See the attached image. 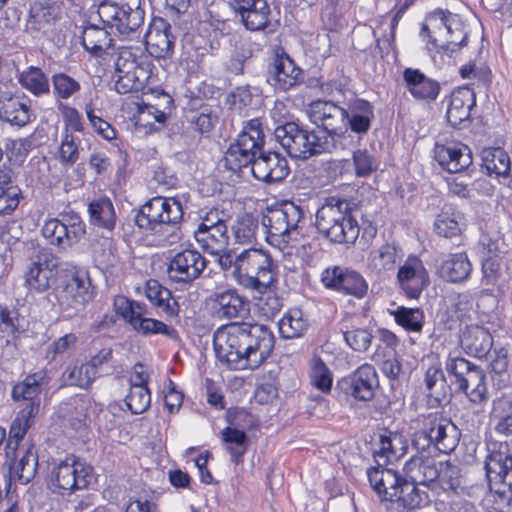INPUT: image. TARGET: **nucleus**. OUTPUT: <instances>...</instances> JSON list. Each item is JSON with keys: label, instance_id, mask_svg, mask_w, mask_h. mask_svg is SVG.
<instances>
[{"label": "nucleus", "instance_id": "1", "mask_svg": "<svg viewBox=\"0 0 512 512\" xmlns=\"http://www.w3.org/2000/svg\"><path fill=\"white\" fill-rule=\"evenodd\" d=\"M272 331L263 324L233 322L219 327L213 336L216 358L231 370H254L274 348Z\"/></svg>", "mask_w": 512, "mask_h": 512}, {"label": "nucleus", "instance_id": "2", "mask_svg": "<svg viewBox=\"0 0 512 512\" xmlns=\"http://www.w3.org/2000/svg\"><path fill=\"white\" fill-rule=\"evenodd\" d=\"M182 218L183 208L177 199L159 196L141 206L135 223L147 236L153 237L156 246L165 247L181 240L179 224Z\"/></svg>", "mask_w": 512, "mask_h": 512}, {"label": "nucleus", "instance_id": "3", "mask_svg": "<svg viewBox=\"0 0 512 512\" xmlns=\"http://www.w3.org/2000/svg\"><path fill=\"white\" fill-rule=\"evenodd\" d=\"M236 282L258 293H264L276 281L277 265L271 255L262 249L248 248L236 254Z\"/></svg>", "mask_w": 512, "mask_h": 512}, {"label": "nucleus", "instance_id": "4", "mask_svg": "<svg viewBox=\"0 0 512 512\" xmlns=\"http://www.w3.org/2000/svg\"><path fill=\"white\" fill-rule=\"evenodd\" d=\"M316 227L335 243H353L359 235V225L352 215L350 203L336 197L327 198L316 213Z\"/></svg>", "mask_w": 512, "mask_h": 512}, {"label": "nucleus", "instance_id": "5", "mask_svg": "<svg viewBox=\"0 0 512 512\" xmlns=\"http://www.w3.org/2000/svg\"><path fill=\"white\" fill-rule=\"evenodd\" d=\"M274 137L293 158L307 159L336 149L334 136L308 131L295 122L278 125L274 129Z\"/></svg>", "mask_w": 512, "mask_h": 512}, {"label": "nucleus", "instance_id": "6", "mask_svg": "<svg viewBox=\"0 0 512 512\" xmlns=\"http://www.w3.org/2000/svg\"><path fill=\"white\" fill-rule=\"evenodd\" d=\"M102 23L124 38L132 37L144 22L141 0H103L97 6Z\"/></svg>", "mask_w": 512, "mask_h": 512}, {"label": "nucleus", "instance_id": "7", "mask_svg": "<svg viewBox=\"0 0 512 512\" xmlns=\"http://www.w3.org/2000/svg\"><path fill=\"white\" fill-rule=\"evenodd\" d=\"M303 211L293 202H285L279 207L268 209L263 215L262 225L267 228L269 243L289 244L298 241Z\"/></svg>", "mask_w": 512, "mask_h": 512}, {"label": "nucleus", "instance_id": "8", "mask_svg": "<svg viewBox=\"0 0 512 512\" xmlns=\"http://www.w3.org/2000/svg\"><path fill=\"white\" fill-rule=\"evenodd\" d=\"M94 296L89 273L83 268H75L56 292L60 310L68 318L82 311Z\"/></svg>", "mask_w": 512, "mask_h": 512}, {"label": "nucleus", "instance_id": "9", "mask_svg": "<svg viewBox=\"0 0 512 512\" xmlns=\"http://www.w3.org/2000/svg\"><path fill=\"white\" fill-rule=\"evenodd\" d=\"M264 143L261 123L252 119L246 123L238 135L236 142L231 144L224 156L225 167L233 172L243 167L253 166Z\"/></svg>", "mask_w": 512, "mask_h": 512}, {"label": "nucleus", "instance_id": "10", "mask_svg": "<svg viewBox=\"0 0 512 512\" xmlns=\"http://www.w3.org/2000/svg\"><path fill=\"white\" fill-rule=\"evenodd\" d=\"M92 480V466L69 457L53 468L49 487L54 493L69 495L76 490L86 488Z\"/></svg>", "mask_w": 512, "mask_h": 512}, {"label": "nucleus", "instance_id": "11", "mask_svg": "<svg viewBox=\"0 0 512 512\" xmlns=\"http://www.w3.org/2000/svg\"><path fill=\"white\" fill-rule=\"evenodd\" d=\"M114 305L117 313L138 333L145 336L160 334L173 340L178 338L175 328L160 320L147 317V308L144 304L119 296L115 299Z\"/></svg>", "mask_w": 512, "mask_h": 512}, {"label": "nucleus", "instance_id": "12", "mask_svg": "<svg viewBox=\"0 0 512 512\" xmlns=\"http://www.w3.org/2000/svg\"><path fill=\"white\" fill-rule=\"evenodd\" d=\"M85 223L73 212L62 215V219H49L42 228L43 236L52 245L72 246L85 235Z\"/></svg>", "mask_w": 512, "mask_h": 512}, {"label": "nucleus", "instance_id": "13", "mask_svg": "<svg viewBox=\"0 0 512 512\" xmlns=\"http://www.w3.org/2000/svg\"><path fill=\"white\" fill-rule=\"evenodd\" d=\"M485 470L491 491L501 497L512 496V456L507 449L490 452L485 461Z\"/></svg>", "mask_w": 512, "mask_h": 512}, {"label": "nucleus", "instance_id": "14", "mask_svg": "<svg viewBox=\"0 0 512 512\" xmlns=\"http://www.w3.org/2000/svg\"><path fill=\"white\" fill-rule=\"evenodd\" d=\"M307 114L313 124L324 129L320 135H332L336 140L341 136L338 131L346 127V110L332 101L312 102L308 107Z\"/></svg>", "mask_w": 512, "mask_h": 512}, {"label": "nucleus", "instance_id": "15", "mask_svg": "<svg viewBox=\"0 0 512 512\" xmlns=\"http://www.w3.org/2000/svg\"><path fill=\"white\" fill-rule=\"evenodd\" d=\"M321 280L327 288L359 299L368 291V283L360 273L340 266L324 270Z\"/></svg>", "mask_w": 512, "mask_h": 512}, {"label": "nucleus", "instance_id": "16", "mask_svg": "<svg viewBox=\"0 0 512 512\" xmlns=\"http://www.w3.org/2000/svg\"><path fill=\"white\" fill-rule=\"evenodd\" d=\"M207 266L202 254L193 249L176 253L170 260L167 273L169 278L178 283H190L197 279Z\"/></svg>", "mask_w": 512, "mask_h": 512}, {"label": "nucleus", "instance_id": "17", "mask_svg": "<svg viewBox=\"0 0 512 512\" xmlns=\"http://www.w3.org/2000/svg\"><path fill=\"white\" fill-rule=\"evenodd\" d=\"M397 283L409 298H418L430 283L428 271L422 260L416 256H409L398 268Z\"/></svg>", "mask_w": 512, "mask_h": 512}, {"label": "nucleus", "instance_id": "18", "mask_svg": "<svg viewBox=\"0 0 512 512\" xmlns=\"http://www.w3.org/2000/svg\"><path fill=\"white\" fill-rule=\"evenodd\" d=\"M208 303L219 319L242 318L249 313V301L234 288L215 291Z\"/></svg>", "mask_w": 512, "mask_h": 512}, {"label": "nucleus", "instance_id": "19", "mask_svg": "<svg viewBox=\"0 0 512 512\" xmlns=\"http://www.w3.org/2000/svg\"><path fill=\"white\" fill-rule=\"evenodd\" d=\"M447 31H454L457 34L456 38L463 40L464 25L462 21L456 15L438 10L426 18V23L421 29V35L429 37L433 46L439 47V44H444Z\"/></svg>", "mask_w": 512, "mask_h": 512}, {"label": "nucleus", "instance_id": "20", "mask_svg": "<svg viewBox=\"0 0 512 512\" xmlns=\"http://www.w3.org/2000/svg\"><path fill=\"white\" fill-rule=\"evenodd\" d=\"M268 82L277 90L287 91L303 82L302 70L287 54L277 53L269 66Z\"/></svg>", "mask_w": 512, "mask_h": 512}, {"label": "nucleus", "instance_id": "21", "mask_svg": "<svg viewBox=\"0 0 512 512\" xmlns=\"http://www.w3.org/2000/svg\"><path fill=\"white\" fill-rule=\"evenodd\" d=\"M253 176L263 182H280L289 174L288 161L277 152L263 151L262 148L253 162Z\"/></svg>", "mask_w": 512, "mask_h": 512}, {"label": "nucleus", "instance_id": "22", "mask_svg": "<svg viewBox=\"0 0 512 512\" xmlns=\"http://www.w3.org/2000/svg\"><path fill=\"white\" fill-rule=\"evenodd\" d=\"M346 394L356 400L370 401L373 399L378 386V376L372 365L364 364L351 375L343 379Z\"/></svg>", "mask_w": 512, "mask_h": 512}, {"label": "nucleus", "instance_id": "23", "mask_svg": "<svg viewBox=\"0 0 512 512\" xmlns=\"http://www.w3.org/2000/svg\"><path fill=\"white\" fill-rule=\"evenodd\" d=\"M48 384L45 373L36 372L28 375L22 382L16 384L12 390V398L15 401H26L27 404L21 409L28 415H37L40 409V393Z\"/></svg>", "mask_w": 512, "mask_h": 512}, {"label": "nucleus", "instance_id": "24", "mask_svg": "<svg viewBox=\"0 0 512 512\" xmlns=\"http://www.w3.org/2000/svg\"><path fill=\"white\" fill-rule=\"evenodd\" d=\"M424 423L433 446L442 453L454 450L459 440L457 427L448 419L437 414L428 415Z\"/></svg>", "mask_w": 512, "mask_h": 512}, {"label": "nucleus", "instance_id": "25", "mask_svg": "<svg viewBox=\"0 0 512 512\" xmlns=\"http://www.w3.org/2000/svg\"><path fill=\"white\" fill-rule=\"evenodd\" d=\"M144 38L148 52L156 58L171 54L176 39L171 32V25L163 18L153 19Z\"/></svg>", "mask_w": 512, "mask_h": 512}, {"label": "nucleus", "instance_id": "26", "mask_svg": "<svg viewBox=\"0 0 512 512\" xmlns=\"http://www.w3.org/2000/svg\"><path fill=\"white\" fill-rule=\"evenodd\" d=\"M434 158L444 170L450 173H459L472 164L470 149L460 143L436 144Z\"/></svg>", "mask_w": 512, "mask_h": 512}, {"label": "nucleus", "instance_id": "27", "mask_svg": "<svg viewBox=\"0 0 512 512\" xmlns=\"http://www.w3.org/2000/svg\"><path fill=\"white\" fill-rule=\"evenodd\" d=\"M476 105V96L469 87H460L450 96L446 117L452 127L469 122L471 110Z\"/></svg>", "mask_w": 512, "mask_h": 512}, {"label": "nucleus", "instance_id": "28", "mask_svg": "<svg viewBox=\"0 0 512 512\" xmlns=\"http://www.w3.org/2000/svg\"><path fill=\"white\" fill-rule=\"evenodd\" d=\"M81 39L84 49L94 57L105 59L113 55L115 47L110 33L103 27L89 24L81 28Z\"/></svg>", "mask_w": 512, "mask_h": 512}, {"label": "nucleus", "instance_id": "29", "mask_svg": "<svg viewBox=\"0 0 512 512\" xmlns=\"http://www.w3.org/2000/svg\"><path fill=\"white\" fill-rule=\"evenodd\" d=\"M371 487L382 500L395 499L396 491L405 477L400 476L395 470L381 465L367 470Z\"/></svg>", "mask_w": 512, "mask_h": 512}, {"label": "nucleus", "instance_id": "30", "mask_svg": "<svg viewBox=\"0 0 512 512\" xmlns=\"http://www.w3.org/2000/svg\"><path fill=\"white\" fill-rule=\"evenodd\" d=\"M9 472L12 479L21 484L29 483L36 475L38 467V454L33 445L24 451H15V456L7 458Z\"/></svg>", "mask_w": 512, "mask_h": 512}, {"label": "nucleus", "instance_id": "31", "mask_svg": "<svg viewBox=\"0 0 512 512\" xmlns=\"http://www.w3.org/2000/svg\"><path fill=\"white\" fill-rule=\"evenodd\" d=\"M404 81L411 95L424 101H434L440 92V84L427 77L418 69L406 68L403 72Z\"/></svg>", "mask_w": 512, "mask_h": 512}, {"label": "nucleus", "instance_id": "32", "mask_svg": "<svg viewBox=\"0 0 512 512\" xmlns=\"http://www.w3.org/2000/svg\"><path fill=\"white\" fill-rule=\"evenodd\" d=\"M460 343L464 351L477 358L484 357L492 347V336L481 326H467L461 336Z\"/></svg>", "mask_w": 512, "mask_h": 512}, {"label": "nucleus", "instance_id": "33", "mask_svg": "<svg viewBox=\"0 0 512 512\" xmlns=\"http://www.w3.org/2000/svg\"><path fill=\"white\" fill-rule=\"evenodd\" d=\"M472 272V263L465 252L451 253L442 261L439 275L447 282L466 281Z\"/></svg>", "mask_w": 512, "mask_h": 512}, {"label": "nucleus", "instance_id": "34", "mask_svg": "<svg viewBox=\"0 0 512 512\" xmlns=\"http://www.w3.org/2000/svg\"><path fill=\"white\" fill-rule=\"evenodd\" d=\"M438 463L430 457L413 456L404 465L405 478L415 484L428 485L436 481Z\"/></svg>", "mask_w": 512, "mask_h": 512}, {"label": "nucleus", "instance_id": "35", "mask_svg": "<svg viewBox=\"0 0 512 512\" xmlns=\"http://www.w3.org/2000/svg\"><path fill=\"white\" fill-rule=\"evenodd\" d=\"M346 114V126H349L352 132L363 135L369 131L374 118V111L370 102L357 99L349 105Z\"/></svg>", "mask_w": 512, "mask_h": 512}, {"label": "nucleus", "instance_id": "36", "mask_svg": "<svg viewBox=\"0 0 512 512\" xmlns=\"http://www.w3.org/2000/svg\"><path fill=\"white\" fill-rule=\"evenodd\" d=\"M407 449L408 443L403 435L385 431L379 436V449L375 451L374 456L383 458L384 462H390L403 457Z\"/></svg>", "mask_w": 512, "mask_h": 512}, {"label": "nucleus", "instance_id": "37", "mask_svg": "<svg viewBox=\"0 0 512 512\" xmlns=\"http://www.w3.org/2000/svg\"><path fill=\"white\" fill-rule=\"evenodd\" d=\"M145 296L152 305L161 309L167 316L178 315V304L173 299L171 291L163 287L157 280L150 279L146 282Z\"/></svg>", "mask_w": 512, "mask_h": 512}, {"label": "nucleus", "instance_id": "38", "mask_svg": "<svg viewBox=\"0 0 512 512\" xmlns=\"http://www.w3.org/2000/svg\"><path fill=\"white\" fill-rule=\"evenodd\" d=\"M90 221L93 225L112 231L116 225V213L111 200L99 197L88 206Z\"/></svg>", "mask_w": 512, "mask_h": 512}, {"label": "nucleus", "instance_id": "39", "mask_svg": "<svg viewBox=\"0 0 512 512\" xmlns=\"http://www.w3.org/2000/svg\"><path fill=\"white\" fill-rule=\"evenodd\" d=\"M58 18V9L47 0L34 1L30 6L27 27L34 31L45 30Z\"/></svg>", "mask_w": 512, "mask_h": 512}, {"label": "nucleus", "instance_id": "40", "mask_svg": "<svg viewBox=\"0 0 512 512\" xmlns=\"http://www.w3.org/2000/svg\"><path fill=\"white\" fill-rule=\"evenodd\" d=\"M423 494L417 484L404 478L396 491L395 499H391L398 512H410L421 507L424 500Z\"/></svg>", "mask_w": 512, "mask_h": 512}, {"label": "nucleus", "instance_id": "41", "mask_svg": "<svg viewBox=\"0 0 512 512\" xmlns=\"http://www.w3.org/2000/svg\"><path fill=\"white\" fill-rule=\"evenodd\" d=\"M222 443L235 464L242 462V458L248 449V438L244 430L228 426L221 433Z\"/></svg>", "mask_w": 512, "mask_h": 512}, {"label": "nucleus", "instance_id": "42", "mask_svg": "<svg viewBox=\"0 0 512 512\" xmlns=\"http://www.w3.org/2000/svg\"><path fill=\"white\" fill-rule=\"evenodd\" d=\"M465 227V217L452 208L443 210L437 215L434 222L435 232L443 237L450 238L457 236Z\"/></svg>", "mask_w": 512, "mask_h": 512}, {"label": "nucleus", "instance_id": "43", "mask_svg": "<svg viewBox=\"0 0 512 512\" xmlns=\"http://www.w3.org/2000/svg\"><path fill=\"white\" fill-rule=\"evenodd\" d=\"M194 236L199 245L212 255L224 252L229 240L227 225H218L205 232L194 233Z\"/></svg>", "mask_w": 512, "mask_h": 512}, {"label": "nucleus", "instance_id": "44", "mask_svg": "<svg viewBox=\"0 0 512 512\" xmlns=\"http://www.w3.org/2000/svg\"><path fill=\"white\" fill-rule=\"evenodd\" d=\"M402 255L401 249L395 245L385 244L370 253V266L378 273L392 271L401 260Z\"/></svg>", "mask_w": 512, "mask_h": 512}, {"label": "nucleus", "instance_id": "45", "mask_svg": "<svg viewBox=\"0 0 512 512\" xmlns=\"http://www.w3.org/2000/svg\"><path fill=\"white\" fill-rule=\"evenodd\" d=\"M279 333L283 338L301 337L308 328V321L300 309L287 311L278 322Z\"/></svg>", "mask_w": 512, "mask_h": 512}, {"label": "nucleus", "instance_id": "46", "mask_svg": "<svg viewBox=\"0 0 512 512\" xmlns=\"http://www.w3.org/2000/svg\"><path fill=\"white\" fill-rule=\"evenodd\" d=\"M29 106L17 97L0 101V116L7 122L24 126L30 120Z\"/></svg>", "mask_w": 512, "mask_h": 512}, {"label": "nucleus", "instance_id": "47", "mask_svg": "<svg viewBox=\"0 0 512 512\" xmlns=\"http://www.w3.org/2000/svg\"><path fill=\"white\" fill-rule=\"evenodd\" d=\"M35 417L36 415H28V413L22 411L19 412L10 427L9 438L5 448L6 458L15 456V451L18 450L20 441L33 425Z\"/></svg>", "mask_w": 512, "mask_h": 512}, {"label": "nucleus", "instance_id": "48", "mask_svg": "<svg viewBox=\"0 0 512 512\" xmlns=\"http://www.w3.org/2000/svg\"><path fill=\"white\" fill-rule=\"evenodd\" d=\"M259 222L252 215H239L232 226L234 240L238 244L250 245L256 241Z\"/></svg>", "mask_w": 512, "mask_h": 512}, {"label": "nucleus", "instance_id": "49", "mask_svg": "<svg viewBox=\"0 0 512 512\" xmlns=\"http://www.w3.org/2000/svg\"><path fill=\"white\" fill-rule=\"evenodd\" d=\"M151 75L150 69H138L129 73L116 74L115 89L119 94L142 90Z\"/></svg>", "mask_w": 512, "mask_h": 512}, {"label": "nucleus", "instance_id": "50", "mask_svg": "<svg viewBox=\"0 0 512 512\" xmlns=\"http://www.w3.org/2000/svg\"><path fill=\"white\" fill-rule=\"evenodd\" d=\"M19 83L35 96L47 95L50 92L49 80L38 67L31 66L19 76Z\"/></svg>", "mask_w": 512, "mask_h": 512}, {"label": "nucleus", "instance_id": "51", "mask_svg": "<svg viewBox=\"0 0 512 512\" xmlns=\"http://www.w3.org/2000/svg\"><path fill=\"white\" fill-rule=\"evenodd\" d=\"M459 390L464 392L468 399L475 404L486 402L488 390L485 372L479 369L476 373H472L470 378L462 381V386Z\"/></svg>", "mask_w": 512, "mask_h": 512}, {"label": "nucleus", "instance_id": "52", "mask_svg": "<svg viewBox=\"0 0 512 512\" xmlns=\"http://www.w3.org/2000/svg\"><path fill=\"white\" fill-rule=\"evenodd\" d=\"M395 322L405 330L421 333L424 325L425 315L420 308H408L399 306L391 311Z\"/></svg>", "mask_w": 512, "mask_h": 512}, {"label": "nucleus", "instance_id": "53", "mask_svg": "<svg viewBox=\"0 0 512 512\" xmlns=\"http://www.w3.org/2000/svg\"><path fill=\"white\" fill-rule=\"evenodd\" d=\"M51 270L44 268L40 261L33 262L25 273V286L34 292H44L50 286Z\"/></svg>", "mask_w": 512, "mask_h": 512}, {"label": "nucleus", "instance_id": "54", "mask_svg": "<svg viewBox=\"0 0 512 512\" xmlns=\"http://www.w3.org/2000/svg\"><path fill=\"white\" fill-rule=\"evenodd\" d=\"M51 81L56 100H68L81 90L79 81L64 72L53 74Z\"/></svg>", "mask_w": 512, "mask_h": 512}, {"label": "nucleus", "instance_id": "55", "mask_svg": "<svg viewBox=\"0 0 512 512\" xmlns=\"http://www.w3.org/2000/svg\"><path fill=\"white\" fill-rule=\"evenodd\" d=\"M483 161L484 167L490 175L507 176L510 172V158L501 148L485 151Z\"/></svg>", "mask_w": 512, "mask_h": 512}, {"label": "nucleus", "instance_id": "56", "mask_svg": "<svg viewBox=\"0 0 512 512\" xmlns=\"http://www.w3.org/2000/svg\"><path fill=\"white\" fill-rule=\"evenodd\" d=\"M460 472L458 465L450 462H439L437 469L439 476H437L436 480L443 490L458 493V489L461 488L462 484Z\"/></svg>", "mask_w": 512, "mask_h": 512}, {"label": "nucleus", "instance_id": "57", "mask_svg": "<svg viewBox=\"0 0 512 512\" xmlns=\"http://www.w3.org/2000/svg\"><path fill=\"white\" fill-rule=\"evenodd\" d=\"M138 69H150L149 64L138 57L131 48L119 47L115 59V74L129 73Z\"/></svg>", "mask_w": 512, "mask_h": 512}, {"label": "nucleus", "instance_id": "58", "mask_svg": "<svg viewBox=\"0 0 512 512\" xmlns=\"http://www.w3.org/2000/svg\"><path fill=\"white\" fill-rule=\"evenodd\" d=\"M97 377L96 369L88 363L67 368L64 379L68 385L87 388Z\"/></svg>", "mask_w": 512, "mask_h": 512}, {"label": "nucleus", "instance_id": "59", "mask_svg": "<svg viewBox=\"0 0 512 512\" xmlns=\"http://www.w3.org/2000/svg\"><path fill=\"white\" fill-rule=\"evenodd\" d=\"M425 385L428 395L437 401L446 397L447 385L444 373L440 367L431 366L425 373Z\"/></svg>", "mask_w": 512, "mask_h": 512}, {"label": "nucleus", "instance_id": "60", "mask_svg": "<svg viewBox=\"0 0 512 512\" xmlns=\"http://www.w3.org/2000/svg\"><path fill=\"white\" fill-rule=\"evenodd\" d=\"M310 381L322 392H328L332 387V373L322 359L317 356H314L310 362Z\"/></svg>", "mask_w": 512, "mask_h": 512}, {"label": "nucleus", "instance_id": "61", "mask_svg": "<svg viewBox=\"0 0 512 512\" xmlns=\"http://www.w3.org/2000/svg\"><path fill=\"white\" fill-rule=\"evenodd\" d=\"M151 403V394L147 386L132 385L130 392L125 398L127 408L133 414L145 412Z\"/></svg>", "mask_w": 512, "mask_h": 512}, {"label": "nucleus", "instance_id": "62", "mask_svg": "<svg viewBox=\"0 0 512 512\" xmlns=\"http://www.w3.org/2000/svg\"><path fill=\"white\" fill-rule=\"evenodd\" d=\"M343 335L347 345L357 352L367 351L374 338L372 330L367 327H352L346 330Z\"/></svg>", "mask_w": 512, "mask_h": 512}, {"label": "nucleus", "instance_id": "63", "mask_svg": "<svg viewBox=\"0 0 512 512\" xmlns=\"http://www.w3.org/2000/svg\"><path fill=\"white\" fill-rule=\"evenodd\" d=\"M270 8L266 0H259L254 11L243 14V23L251 31L264 29L269 23Z\"/></svg>", "mask_w": 512, "mask_h": 512}, {"label": "nucleus", "instance_id": "64", "mask_svg": "<svg viewBox=\"0 0 512 512\" xmlns=\"http://www.w3.org/2000/svg\"><path fill=\"white\" fill-rule=\"evenodd\" d=\"M251 56L250 45L245 41L237 42L230 59L226 63L227 70L235 75L242 74L245 64Z\"/></svg>", "mask_w": 512, "mask_h": 512}]
</instances>
